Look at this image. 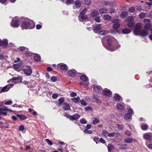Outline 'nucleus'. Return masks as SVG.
I'll return each instance as SVG.
<instances>
[{
  "instance_id": "47",
  "label": "nucleus",
  "mask_w": 152,
  "mask_h": 152,
  "mask_svg": "<svg viewBox=\"0 0 152 152\" xmlns=\"http://www.w3.org/2000/svg\"><path fill=\"white\" fill-rule=\"evenodd\" d=\"M145 13L144 12L140 13L139 15V17L141 18H144L145 16Z\"/></svg>"
},
{
  "instance_id": "27",
  "label": "nucleus",
  "mask_w": 152,
  "mask_h": 152,
  "mask_svg": "<svg viewBox=\"0 0 152 152\" xmlns=\"http://www.w3.org/2000/svg\"><path fill=\"white\" fill-rule=\"evenodd\" d=\"M131 31V30H130L128 28H126L123 29L122 31V33L123 34H128Z\"/></svg>"
},
{
  "instance_id": "38",
  "label": "nucleus",
  "mask_w": 152,
  "mask_h": 152,
  "mask_svg": "<svg viewBox=\"0 0 152 152\" xmlns=\"http://www.w3.org/2000/svg\"><path fill=\"white\" fill-rule=\"evenodd\" d=\"M141 127L142 130H146L148 129V126L145 124L141 125Z\"/></svg>"
},
{
  "instance_id": "49",
  "label": "nucleus",
  "mask_w": 152,
  "mask_h": 152,
  "mask_svg": "<svg viewBox=\"0 0 152 152\" xmlns=\"http://www.w3.org/2000/svg\"><path fill=\"white\" fill-rule=\"evenodd\" d=\"M83 132L87 134H91L93 133V131L91 130H84Z\"/></svg>"
},
{
  "instance_id": "54",
  "label": "nucleus",
  "mask_w": 152,
  "mask_h": 152,
  "mask_svg": "<svg viewBox=\"0 0 152 152\" xmlns=\"http://www.w3.org/2000/svg\"><path fill=\"white\" fill-rule=\"evenodd\" d=\"M45 140L47 142V143L48 144V145H53V143L49 139H46Z\"/></svg>"
},
{
  "instance_id": "1",
  "label": "nucleus",
  "mask_w": 152,
  "mask_h": 152,
  "mask_svg": "<svg viewBox=\"0 0 152 152\" xmlns=\"http://www.w3.org/2000/svg\"><path fill=\"white\" fill-rule=\"evenodd\" d=\"M105 39L107 41V45L106 46L103 42V39H102V42L103 45L107 50L111 51H113L117 50L120 47L116 40L113 37L110 36H106Z\"/></svg>"
},
{
  "instance_id": "24",
  "label": "nucleus",
  "mask_w": 152,
  "mask_h": 152,
  "mask_svg": "<svg viewBox=\"0 0 152 152\" xmlns=\"http://www.w3.org/2000/svg\"><path fill=\"white\" fill-rule=\"evenodd\" d=\"M99 14L98 11L96 10H94L92 11L90 13L91 16L92 17H95Z\"/></svg>"
},
{
  "instance_id": "8",
  "label": "nucleus",
  "mask_w": 152,
  "mask_h": 152,
  "mask_svg": "<svg viewBox=\"0 0 152 152\" xmlns=\"http://www.w3.org/2000/svg\"><path fill=\"white\" fill-rule=\"evenodd\" d=\"M11 110H10L6 107H4L3 108H0V114L3 115H6L7 114V111H11Z\"/></svg>"
},
{
  "instance_id": "41",
  "label": "nucleus",
  "mask_w": 152,
  "mask_h": 152,
  "mask_svg": "<svg viewBox=\"0 0 152 152\" xmlns=\"http://www.w3.org/2000/svg\"><path fill=\"white\" fill-rule=\"evenodd\" d=\"M117 107L118 109H119L121 110H122L124 109V107L123 106V105L120 104V103H118V104L117 106Z\"/></svg>"
},
{
  "instance_id": "2",
  "label": "nucleus",
  "mask_w": 152,
  "mask_h": 152,
  "mask_svg": "<svg viewBox=\"0 0 152 152\" xmlns=\"http://www.w3.org/2000/svg\"><path fill=\"white\" fill-rule=\"evenodd\" d=\"M34 23L31 24L28 22L25 21H23L21 24L22 29H31L34 27Z\"/></svg>"
},
{
  "instance_id": "46",
  "label": "nucleus",
  "mask_w": 152,
  "mask_h": 152,
  "mask_svg": "<svg viewBox=\"0 0 152 152\" xmlns=\"http://www.w3.org/2000/svg\"><path fill=\"white\" fill-rule=\"evenodd\" d=\"M74 0H66V3L67 5L71 4L73 3Z\"/></svg>"
},
{
  "instance_id": "36",
  "label": "nucleus",
  "mask_w": 152,
  "mask_h": 152,
  "mask_svg": "<svg viewBox=\"0 0 152 152\" xmlns=\"http://www.w3.org/2000/svg\"><path fill=\"white\" fill-rule=\"evenodd\" d=\"M107 10L105 8H102L99 10V12L102 14L106 13H107Z\"/></svg>"
},
{
  "instance_id": "51",
  "label": "nucleus",
  "mask_w": 152,
  "mask_h": 152,
  "mask_svg": "<svg viewBox=\"0 0 152 152\" xmlns=\"http://www.w3.org/2000/svg\"><path fill=\"white\" fill-rule=\"evenodd\" d=\"M84 2L85 4L88 5L91 3V0H85Z\"/></svg>"
},
{
  "instance_id": "21",
  "label": "nucleus",
  "mask_w": 152,
  "mask_h": 152,
  "mask_svg": "<svg viewBox=\"0 0 152 152\" xmlns=\"http://www.w3.org/2000/svg\"><path fill=\"white\" fill-rule=\"evenodd\" d=\"M151 134L150 133H147L144 134L143 135L144 138L148 140H150L151 139Z\"/></svg>"
},
{
  "instance_id": "30",
  "label": "nucleus",
  "mask_w": 152,
  "mask_h": 152,
  "mask_svg": "<svg viewBox=\"0 0 152 152\" xmlns=\"http://www.w3.org/2000/svg\"><path fill=\"white\" fill-rule=\"evenodd\" d=\"M151 26V25L150 23H146L144 26V28L145 30H149Z\"/></svg>"
},
{
  "instance_id": "58",
  "label": "nucleus",
  "mask_w": 152,
  "mask_h": 152,
  "mask_svg": "<svg viewBox=\"0 0 152 152\" xmlns=\"http://www.w3.org/2000/svg\"><path fill=\"white\" fill-rule=\"evenodd\" d=\"M102 134L103 136H107V134L108 135V132L106 130H103L102 132Z\"/></svg>"
},
{
  "instance_id": "52",
  "label": "nucleus",
  "mask_w": 152,
  "mask_h": 152,
  "mask_svg": "<svg viewBox=\"0 0 152 152\" xmlns=\"http://www.w3.org/2000/svg\"><path fill=\"white\" fill-rule=\"evenodd\" d=\"M26 48L23 46H20L19 47L18 49V50L20 51H23L26 50Z\"/></svg>"
},
{
  "instance_id": "31",
  "label": "nucleus",
  "mask_w": 152,
  "mask_h": 152,
  "mask_svg": "<svg viewBox=\"0 0 152 152\" xmlns=\"http://www.w3.org/2000/svg\"><path fill=\"white\" fill-rule=\"evenodd\" d=\"M72 101L75 103L79 102L80 100V99L79 97L77 98H74L72 99Z\"/></svg>"
},
{
  "instance_id": "60",
  "label": "nucleus",
  "mask_w": 152,
  "mask_h": 152,
  "mask_svg": "<svg viewBox=\"0 0 152 152\" xmlns=\"http://www.w3.org/2000/svg\"><path fill=\"white\" fill-rule=\"evenodd\" d=\"M81 104L83 106H85L87 105L86 103V102L83 100H80Z\"/></svg>"
},
{
  "instance_id": "6",
  "label": "nucleus",
  "mask_w": 152,
  "mask_h": 152,
  "mask_svg": "<svg viewBox=\"0 0 152 152\" xmlns=\"http://www.w3.org/2000/svg\"><path fill=\"white\" fill-rule=\"evenodd\" d=\"M8 45V41L7 39L2 40L0 39V46H2L3 48H6Z\"/></svg>"
},
{
  "instance_id": "19",
  "label": "nucleus",
  "mask_w": 152,
  "mask_h": 152,
  "mask_svg": "<svg viewBox=\"0 0 152 152\" xmlns=\"http://www.w3.org/2000/svg\"><path fill=\"white\" fill-rule=\"evenodd\" d=\"M63 107L64 110H68L70 109L69 105L67 103H64L63 104Z\"/></svg>"
},
{
  "instance_id": "25",
  "label": "nucleus",
  "mask_w": 152,
  "mask_h": 152,
  "mask_svg": "<svg viewBox=\"0 0 152 152\" xmlns=\"http://www.w3.org/2000/svg\"><path fill=\"white\" fill-rule=\"evenodd\" d=\"M108 151V152H111V151L114 149L115 148L111 144H108L107 146Z\"/></svg>"
},
{
  "instance_id": "15",
  "label": "nucleus",
  "mask_w": 152,
  "mask_h": 152,
  "mask_svg": "<svg viewBox=\"0 0 152 152\" xmlns=\"http://www.w3.org/2000/svg\"><path fill=\"white\" fill-rule=\"evenodd\" d=\"M118 145L119 146V149H126L128 147L127 144H119Z\"/></svg>"
},
{
  "instance_id": "40",
  "label": "nucleus",
  "mask_w": 152,
  "mask_h": 152,
  "mask_svg": "<svg viewBox=\"0 0 152 152\" xmlns=\"http://www.w3.org/2000/svg\"><path fill=\"white\" fill-rule=\"evenodd\" d=\"M80 122L83 124H86L87 123V121L84 118H83L80 119Z\"/></svg>"
},
{
  "instance_id": "16",
  "label": "nucleus",
  "mask_w": 152,
  "mask_h": 152,
  "mask_svg": "<svg viewBox=\"0 0 152 152\" xmlns=\"http://www.w3.org/2000/svg\"><path fill=\"white\" fill-rule=\"evenodd\" d=\"M113 98L114 100L116 101H119L121 100H122V99L121 96L117 94H115Z\"/></svg>"
},
{
  "instance_id": "34",
  "label": "nucleus",
  "mask_w": 152,
  "mask_h": 152,
  "mask_svg": "<svg viewBox=\"0 0 152 152\" xmlns=\"http://www.w3.org/2000/svg\"><path fill=\"white\" fill-rule=\"evenodd\" d=\"M128 13L127 12H122L120 16L122 18H125L128 15Z\"/></svg>"
},
{
  "instance_id": "29",
  "label": "nucleus",
  "mask_w": 152,
  "mask_h": 152,
  "mask_svg": "<svg viewBox=\"0 0 152 152\" xmlns=\"http://www.w3.org/2000/svg\"><path fill=\"white\" fill-rule=\"evenodd\" d=\"M80 79L84 81H86L87 80H88V78L85 75H82L80 77Z\"/></svg>"
},
{
  "instance_id": "10",
  "label": "nucleus",
  "mask_w": 152,
  "mask_h": 152,
  "mask_svg": "<svg viewBox=\"0 0 152 152\" xmlns=\"http://www.w3.org/2000/svg\"><path fill=\"white\" fill-rule=\"evenodd\" d=\"M102 88L100 86H95L93 88L94 91L97 94L101 93Z\"/></svg>"
},
{
  "instance_id": "39",
  "label": "nucleus",
  "mask_w": 152,
  "mask_h": 152,
  "mask_svg": "<svg viewBox=\"0 0 152 152\" xmlns=\"http://www.w3.org/2000/svg\"><path fill=\"white\" fill-rule=\"evenodd\" d=\"M100 34L102 35H104L108 33V31L107 30L101 31L99 32Z\"/></svg>"
},
{
  "instance_id": "37",
  "label": "nucleus",
  "mask_w": 152,
  "mask_h": 152,
  "mask_svg": "<svg viewBox=\"0 0 152 152\" xmlns=\"http://www.w3.org/2000/svg\"><path fill=\"white\" fill-rule=\"evenodd\" d=\"M34 60L36 61L39 62L40 60V56L39 55H35L34 57Z\"/></svg>"
},
{
  "instance_id": "14",
  "label": "nucleus",
  "mask_w": 152,
  "mask_h": 152,
  "mask_svg": "<svg viewBox=\"0 0 152 152\" xmlns=\"http://www.w3.org/2000/svg\"><path fill=\"white\" fill-rule=\"evenodd\" d=\"M76 71L75 69L73 70H70L68 72V74L69 76L73 77L75 76L76 73Z\"/></svg>"
},
{
  "instance_id": "50",
  "label": "nucleus",
  "mask_w": 152,
  "mask_h": 152,
  "mask_svg": "<svg viewBox=\"0 0 152 152\" xmlns=\"http://www.w3.org/2000/svg\"><path fill=\"white\" fill-rule=\"evenodd\" d=\"M143 21L145 24L151 23V20L149 19H144L143 20Z\"/></svg>"
},
{
  "instance_id": "22",
  "label": "nucleus",
  "mask_w": 152,
  "mask_h": 152,
  "mask_svg": "<svg viewBox=\"0 0 152 152\" xmlns=\"http://www.w3.org/2000/svg\"><path fill=\"white\" fill-rule=\"evenodd\" d=\"M61 69L64 71H66L68 69V67L65 64H62L59 65Z\"/></svg>"
},
{
  "instance_id": "13",
  "label": "nucleus",
  "mask_w": 152,
  "mask_h": 152,
  "mask_svg": "<svg viewBox=\"0 0 152 152\" xmlns=\"http://www.w3.org/2000/svg\"><path fill=\"white\" fill-rule=\"evenodd\" d=\"M78 18L80 20L82 21L88 18V16L87 15L80 14Z\"/></svg>"
},
{
  "instance_id": "55",
  "label": "nucleus",
  "mask_w": 152,
  "mask_h": 152,
  "mask_svg": "<svg viewBox=\"0 0 152 152\" xmlns=\"http://www.w3.org/2000/svg\"><path fill=\"white\" fill-rule=\"evenodd\" d=\"M117 125V127L119 129L122 130L123 129V125L118 124Z\"/></svg>"
},
{
  "instance_id": "45",
  "label": "nucleus",
  "mask_w": 152,
  "mask_h": 152,
  "mask_svg": "<svg viewBox=\"0 0 152 152\" xmlns=\"http://www.w3.org/2000/svg\"><path fill=\"white\" fill-rule=\"evenodd\" d=\"M21 64H20L17 63L14 64L13 65V66L14 69H18L20 66Z\"/></svg>"
},
{
  "instance_id": "9",
  "label": "nucleus",
  "mask_w": 152,
  "mask_h": 152,
  "mask_svg": "<svg viewBox=\"0 0 152 152\" xmlns=\"http://www.w3.org/2000/svg\"><path fill=\"white\" fill-rule=\"evenodd\" d=\"M80 115L78 113H75V114L71 115L70 120L74 121L80 118Z\"/></svg>"
},
{
  "instance_id": "28",
  "label": "nucleus",
  "mask_w": 152,
  "mask_h": 152,
  "mask_svg": "<svg viewBox=\"0 0 152 152\" xmlns=\"http://www.w3.org/2000/svg\"><path fill=\"white\" fill-rule=\"evenodd\" d=\"M126 19L128 22H132L134 21V18L132 16H129L126 18Z\"/></svg>"
},
{
  "instance_id": "43",
  "label": "nucleus",
  "mask_w": 152,
  "mask_h": 152,
  "mask_svg": "<svg viewBox=\"0 0 152 152\" xmlns=\"http://www.w3.org/2000/svg\"><path fill=\"white\" fill-rule=\"evenodd\" d=\"M120 26V24L118 23H115L113 24V28L115 29H118Z\"/></svg>"
},
{
  "instance_id": "4",
  "label": "nucleus",
  "mask_w": 152,
  "mask_h": 152,
  "mask_svg": "<svg viewBox=\"0 0 152 152\" xmlns=\"http://www.w3.org/2000/svg\"><path fill=\"white\" fill-rule=\"evenodd\" d=\"M19 18L15 17L12 19L11 23V26L14 28L18 27L19 26Z\"/></svg>"
},
{
  "instance_id": "26",
  "label": "nucleus",
  "mask_w": 152,
  "mask_h": 152,
  "mask_svg": "<svg viewBox=\"0 0 152 152\" xmlns=\"http://www.w3.org/2000/svg\"><path fill=\"white\" fill-rule=\"evenodd\" d=\"M103 18L105 20H110L112 19L111 17L108 14H106L104 15Z\"/></svg>"
},
{
  "instance_id": "18",
  "label": "nucleus",
  "mask_w": 152,
  "mask_h": 152,
  "mask_svg": "<svg viewBox=\"0 0 152 152\" xmlns=\"http://www.w3.org/2000/svg\"><path fill=\"white\" fill-rule=\"evenodd\" d=\"M74 4L76 6V8H79L81 6V3L79 0H76Z\"/></svg>"
},
{
  "instance_id": "61",
  "label": "nucleus",
  "mask_w": 152,
  "mask_h": 152,
  "mask_svg": "<svg viewBox=\"0 0 152 152\" xmlns=\"http://www.w3.org/2000/svg\"><path fill=\"white\" fill-rule=\"evenodd\" d=\"M87 10V9H84L80 12V14L85 15Z\"/></svg>"
},
{
  "instance_id": "57",
  "label": "nucleus",
  "mask_w": 152,
  "mask_h": 152,
  "mask_svg": "<svg viewBox=\"0 0 152 152\" xmlns=\"http://www.w3.org/2000/svg\"><path fill=\"white\" fill-rule=\"evenodd\" d=\"M58 96V95L57 94H53L52 95V98L53 99H56Z\"/></svg>"
},
{
  "instance_id": "7",
  "label": "nucleus",
  "mask_w": 152,
  "mask_h": 152,
  "mask_svg": "<svg viewBox=\"0 0 152 152\" xmlns=\"http://www.w3.org/2000/svg\"><path fill=\"white\" fill-rule=\"evenodd\" d=\"M28 69H23L24 73L27 76H30L32 73V71L30 67L29 66H27Z\"/></svg>"
},
{
  "instance_id": "48",
  "label": "nucleus",
  "mask_w": 152,
  "mask_h": 152,
  "mask_svg": "<svg viewBox=\"0 0 152 152\" xmlns=\"http://www.w3.org/2000/svg\"><path fill=\"white\" fill-rule=\"evenodd\" d=\"M135 11V8L133 7H130L129 9V11L130 12L133 13Z\"/></svg>"
},
{
  "instance_id": "23",
  "label": "nucleus",
  "mask_w": 152,
  "mask_h": 152,
  "mask_svg": "<svg viewBox=\"0 0 152 152\" xmlns=\"http://www.w3.org/2000/svg\"><path fill=\"white\" fill-rule=\"evenodd\" d=\"M102 28L101 24H99L97 25L94 28V31L95 33H97L98 31L100 30Z\"/></svg>"
},
{
  "instance_id": "20",
  "label": "nucleus",
  "mask_w": 152,
  "mask_h": 152,
  "mask_svg": "<svg viewBox=\"0 0 152 152\" xmlns=\"http://www.w3.org/2000/svg\"><path fill=\"white\" fill-rule=\"evenodd\" d=\"M9 86H6L3 87L0 90V94L5 92H7L9 91L10 88V87L8 88Z\"/></svg>"
},
{
  "instance_id": "44",
  "label": "nucleus",
  "mask_w": 152,
  "mask_h": 152,
  "mask_svg": "<svg viewBox=\"0 0 152 152\" xmlns=\"http://www.w3.org/2000/svg\"><path fill=\"white\" fill-rule=\"evenodd\" d=\"M9 124L7 122H5L4 124L3 125H1V128H9Z\"/></svg>"
},
{
  "instance_id": "53",
  "label": "nucleus",
  "mask_w": 152,
  "mask_h": 152,
  "mask_svg": "<svg viewBox=\"0 0 152 152\" xmlns=\"http://www.w3.org/2000/svg\"><path fill=\"white\" fill-rule=\"evenodd\" d=\"M12 103V102L11 100H8L5 102V104L6 105H10Z\"/></svg>"
},
{
  "instance_id": "56",
  "label": "nucleus",
  "mask_w": 152,
  "mask_h": 152,
  "mask_svg": "<svg viewBox=\"0 0 152 152\" xmlns=\"http://www.w3.org/2000/svg\"><path fill=\"white\" fill-rule=\"evenodd\" d=\"M125 134L129 136H130L132 135V133L131 132L128 130H126L125 132Z\"/></svg>"
},
{
  "instance_id": "62",
  "label": "nucleus",
  "mask_w": 152,
  "mask_h": 152,
  "mask_svg": "<svg viewBox=\"0 0 152 152\" xmlns=\"http://www.w3.org/2000/svg\"><path fill=\"white\" fill-rule=\"evenodd\" d=\"M115 132L109 133L108 134V136L109 137H113L115 135Z\"/></svg>"
},
{
  "instance_id": "33",
  "label": "nucleus",
  "mask_w": 152,
  "mask_h": 152,
  "mask_svg": "<svg viewBox=\"0 0 152 152\" xmlns=\"http://www.w3.org/2000/svg\"><path fill=\"white\" fill-rule=\"evenodd\" d=\"M17 117L22 120H24L27 118L25 116L22 115L18 114L17 115Z\"/></svg>"
},
{
  "instance_id": "12",
  "label": "nucleus",
  "mask_w": 152,
  "mask_h": 152,
  "mask_svg": "<svg viewBox=\"0 0 152 152\" xmlns=\"http://www.w3.org/2000/svg\"><path fill=\"white\" fill-rule=\"evenodd\" d=\"M142 26V25L141 23H138L136 24L135 26L134 29V33L135 35V31H140V29L141 28Z\"/></svg>"
},
{
  "instance_id": "59",
  "label": "nucleus",
  "mask_w": 152,
  "mask_h": 152,
  "mask_svg": "<svg viewBox=\"0 0 152 152\" xmlns=\"http://www.w3.org/2000/svg\"><path fill=\"white\" fill-rule=\"evenodd\" d=\"M50 79L53 82H55L57 80V78L55 76H53L51 77Z\"/></svg>"
},
{
  "instance_id": "32",
  "label": "nucleus",
  "mask_w": 152,
  "mask_h": 152,
  "mask_svg": "<svg viewBox=\"0 0 152 152\" xmlns=\"http://www.w3.org/2000/svg\"><path fill=\"white\" fill-rule=\"evenodd\" d=\"M64 98L62 97L59 98L58 99V104L60 105H61L64 101Z\"/></svg>"
},
{
  "instance_id": "3",
  "label": "nucleus",
  "mask_w": 152,
  "mask_h": 152,
  "mask_svg": "<svg viewBox=\"0 0 152 152\" xmlns=\"http://www.w3.org/2000/svg\"><path fill=\"white\" fill-rule=\"evenodd\" d=\"M135 35H140L142 37H145L148 34L147 31L145 30H140V31H135Z\"/></svg>"
},
{
  "instance_id": "63",
  "label": "nucleus",
  "mask_w": 152,
  "mask_h": 152,
  "mask_svg": "<svg viewBox=\"0 0 152 152\" xmlns=\"http://www.w3.org/2000/svg\"><path fill=\"white\" fill-rule=\"evenodd\" d=\"M91 126L90 124H87L86 127L85 129L84 130H88L91 128Z\"/></svg>"
},
{
  "instance_id": "35",
  "label": "nucleus",
  "mask_w": 152,
  "mask_h": 152,
  "mask_svg": "<svg viewBox=\"0 0 152 152\" xmlns=\"http://www.w3.org/2000/svg\"><path fill=\"white\" fill-rule=\"evenodd\" d=\"M127 26L130 28H132L134 26L135 23L134 22H128Z\"/></svg>"
},
{
  "instance_id": "64",
  "label": "nucleus",
  "mask_w": 152,
  "mask_h": 152,
  "mask_svg": "<svg viewBox=\"0 0 152 152\" xmlns=\"http://www.w3.org/2000/svg\"><path fill=\"white\" fill-rule=\"evenodd\" d=\"M70 96L71 97H74L77 95V93L74 92H72L70 94Z\"/></svg>"
},
{
  "instance_id": "5",
  "label": "nucleus",
  "mask_w": 152,
  "mask_h": 152,
  "mask_svg": "<svg viewBox=\"0 0 152 152\" xmlns=\"http://www.w3.org/2000/svg\"><path fill=\"white\" fill-rule=\"evenodd\" d=\"M128 112V113L125 114L124 115L125 119L126 120L129 119L134 113L133 110L131 108L129 109Z\"/></svg>"
},
{
  "instance_id": "11",
  "label": "nucleus",
  "mask_w": 152,
  "mask_h": 152,
  "mask_svg": "<svg viewBox=\"0 0 152 152\" xmlns=\"http://www.w3.org/2000/svg\"><path fill=\"white\" fill-rule=\"evenodd\" d=\"M112 94L111 91L109 90H104L103 91V94L107 96H111Z\"/></svg>"
},
{
  "instance_id": "42",
  "label": "nucleus",
  "mask_w": 152,
  "mask_h": 152,
  "mask_svg": "<svg viewBox=\"0 0 152 152\" xmlns=\"http://www.w3.org/2000/svg\"><path fill=\"white\" fill-rule=\"evenodd\" d=\"M99 120L97 118H95L94 120L93 121L92 123L94 125L96 124L99 123Z\"/></svg>"
},
{
  "instance_id": "17",
  "label": "nucleus",
  "mask_w": 152,
  "mask_h": 152,
  "mask_svg": "<svg viewBox=\"0 0 152 152\" xmlns=\"http://www.w3.org/2000/svg\"><path fill=\"white\" fill-rule=\"evenodd\" d=\"M133 141H136V140L134 139H132L130 137L124 139V142L127 143H131Z\"/></svg>"
}]
</instances>
